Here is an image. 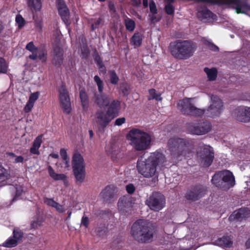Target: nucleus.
Instances as JSON below:
<instances>
[{
  "mask_svg": "<svg viewBox=\"0 0 250 250\" xmlns=\"http://www.w3.org/2000/svg\"><path fill=\"white\" fill-rule=\"evenodd\" d=\"M167 146L172 158L178 160L190 157L194 148L191 140L179 137L170 138L167 141Z\"/></svg>",
  "mask_w": 250,
  "mask_h": 250,
  "instance_id": "obj_1",
  "label": "nucleus"
},
{
  "mask_svg": "<svg viewBox=\"0 0 250 250\" xmlns=\"http://www.w3.org/2000/svg\"><path fill=\"white\" fill-rule=\"evenodd\" d=\"M166 162L165 156L159 152H155L145 160H139L137 168L139 173L144 177L150 178L156 174L157 167L163 166Z\"/></svg>",
  "mask_w": 250,
  "mask_h": 250,
  "instance_id": "obj_2",
  "label": "nucleus"
},
{
  "mask_svg": "<svg viewBox=\"0 0 250 250\" xmlns=\"http://www.w3.org/2000/svg\"><path fill=\"white\" fill-rule=\"evenodd\" d=\"M126 138L130 141V145L137 151H145L150 147L151 136L139 129H131L127 134Z\"/></svg>",
  "mask_w": 250,
  "mask_h": 250,
  "instance_id": "obj_3",
  "label": "nucleus"
},
{
  "mask_svg": "<svg viewBox=\"0 0 250 250\" xmlns=\"http://www.w3.org/2000/svg\"><path fill=\"white\" fill-rule=\"evenodd\" d=\"M154 229L147 221L138 220L131 227V234L134 238L141 243L148 242L152 239Z\"/></svg>",
  "mask_w": 250,
  "mask_h": 250,
  "instance_id": "obj_4",
  "label": "nucleus"
},
{
  "mask_svg": "<svg viewBox=\"0 0 250 250\" xmlns=\"http://www.w3.org/2000/svg\"><path fill=\"white\" fill-rule=\"evenodd\" d=\"M197 49L195 42L189 41H177L170 45V52L175 58L187 60L193 55Z\"/></svg>",
  "mask_w": 250,
  "mask_h": 250,
  "instance_id": "obj_5",
  "label": "nucleus"
},
{
  "mask_svg": "<svg viewBox=\"0 0 250 250\" xmlns=\"http://www.w3.org/2000/svg\"><path fill=\"white\" fill-rule=\"evenodd\" d=\"M212 183L223 190H228L235 185L234 177L230 171L225 170L216 172L212 178Z\"/></svg>",
  "mask_w": 250,
  "mask_h": 250,
  "instance_id": "obj_6",
  "label": "nucleus"
},
{
  "mask_svg": "<svg viewBox=\"0 0 250 250\" xmlns=\"http://www.w3.org/2000/svg\"><path fill=\"white\" fill-rule=\"evenodd\" d=\"M193 98H185L179 100L177 104V107L184 115L193 117H200L205 113V109L195 106Z\"/></svg>",
  "mask_w": 250,
  "mask_h": 250,
  "instance_id": "obj_7",
  "label": "nucleus"
},
{
  "mask_svg": "<svg viewBox=\"0 0 250 250\" xmlns=\"http://www.w3.org/2000/svg\"><path fill=\"white\" fill-rule=\"evenodd\" d=\"M72 168L77 182L82 183L85 176V164L82 156L76 152L72 157Z\"/></svg>",
  "mask_w": 250,
  "mask_h": 250,
  "instance_id": "obj_8",
  "label": "nucleus"
},
{
  "mask_svg": "<svg viewBox=\"0 0 250 250\" xmlns=\"http://www.w3.org/2000/svg\"><path fill=\"white\" fill-rule=\"evenodd\" d=\"M145 204L150 210L159 211L165 207L166 199L160 192L154 191L146 199Z\"/></svg>",
  "mask_w": 250,
  "mask_h": 250,
  "instance_id": "obj_9",
  "label": "nucleus"
},
{
  "mask_svg": "<svg viewBox=\"0 0 250 250\" xmlns=\"http://www.w3.org/2000/svg\"><path fill=\"white\" fill-rule=\"evenodd\" d=\"M197 156L203 166L208 167L213 161L214 153L210 146L205 145L203 143H200L197 151Z\"/></svg>",
  "mask_w": 250,
  "mask_h": 250,
  "instance_id": "obj_10",
  "label": "nucleus"
},
{
  "mask_svg": "<svg viewBox=\"0 0 250 250\" xmlns=\"http://www.w3.org/2000/svg\"><path fill=\"white\" fill-rule=\"evenodd\" d=\"M187 128L191 134L202 135L209 132L211 129V125L208 121L200 120L196 123L187 124Z\"/></svg>",
  "mask_w": 250,
  "mask_h": 250,
  "instance_id": "obj_11",
  "label": "nucleus"
},
{
  "mask_svg": "<svg viewBox=\"0 0 250 250\" xmlns=\"http://www.w3.org/2000/svg\"><path fill=\"white\" fill-rule=\"evenodd\" d=\"M210 99V104L207 109H205V113L212 118L219 116L224 109L223 103L221 99L217 95L208 94Z\"/></svg>",
  "mask_w": 250,
  "mask_h": 250,
  "instance_id": "obj_12",
  "label": "nucleus"
},
{
  "mask_svg": "<svg viewBox=\"0 0 250 250\" xmlns=\"http://www.w3.org/2000/svg\"><path fill=\"white\" fill-rule=\"evenodd\" d=\"M113 119L107 112L101 109L98 110L95 113V119L98 131L104 133L105 128Z\"/></svg>",
  "mask_w": 250,
  "mask_h": 250,
  "instance_id": "obj_13",
  "label": "nucleus"
},
{
  "mask_svg": "<svg viewBox=\"0 0 250 250\" xmlns=\"http://www.w3.org/2000/svg\"><path fill=\"white\" fill-rule=\"evenodd\" d=\"M207 188L202 185H197L188 189L185 195V198L189 201H196L202 198L207 192Z\"/></svg>",
  "mask_w": 250,
  "mask_h": 250,
  "instance_id": "obj_14",
  "label": "nucleus"
},
{
  "mask_svg": "<svg viewBox=\"0 0 250 250\" xmlns=\"http://www.w3.org/2000/svg\"><path fill=\"white\" fill-rule=\"evenodd\" d=\"M59 91L61 106L63 112L68 114L71 111V104L68 91L63 84H62Z\"/></svg>",
  "mask_w": 250,
  "mask_h": 250,
  "instance_id": "obj_15",
  "label": "nucleus"
},
{
  "mask_svg": "<svg viewBox=\"0 0 250 250\" xmlns=\"http://www.w3.org/2000/svg\"><path fill=\"white\" fill-rule=\"evenodd\" d=\"M233 117L238 121L248 122L250 121V107H239L232 113Z\"/></svg>",
  "mask_w": 250,
  "mask_h": 250,
  "instance_id": "obj_16",
  "label": "nucleus"
},
{
  "mask_svg": "<svg viewBox=\"0 0 250 250\" xmlns=\"http://www.w3.org/2000/svg\"><path fill=\"white\" fill-rule=\"evenodd\" d=\"M112 100V98L109 96L100 92L99 94L95 93L92 98L94 104L100 108L107 107Z\"/></svg>",
  "mask_w": 250,
  "mask_h": 250,
  "instance_id": "obj_17",
  "label": "nucleus"
},
{
  "mask_svg": "<svg viewBox=\"0 0 250 250\" xmlns=\"http://www.w3.org/2000/svg\"><path fill=\"white\" fill-rule=\"evenodd\" d=\"M250 210L247 208H241L234 212L230 215L229 219L230 221H242L250 217Z\"/></svg>",
  "mask_w": 250,
  "mask_h": 250,
  "instance_id": "obj_18",
  "label": "nucleus"
},
{
  "mask_svg": "<svg viewBox=\"0 0 250 250\" xmlns=\"http://www.w3.org/2000/svg\"><path fill=\"white\" fill-rule=\"evenodd\" d=\"M63 61V50L59 46H55L53 49L52 63L56 67L60 66Z\"/></svg>",
  "mask_w": 250,
  "mask_h": 250,
  "instance_id": "obj_19",
  "label": "nucleus"
},
{
  "mask_svg": "<svg viewBox=\"0 0 250 250\" xmlns=\"http://www.w3.org/2000/svg\"><path fill=\"white\" fill-rule=\"evenodd\" d=\"M120 106V102L117 100H113L112 98L110 103L107 106L108 107L105 112L111 116L113 118H114L118 114Z\"/></svg>",
  "mask_w": 250,
  "mask_h": 250,
  "instance_id": "obj_20",
  "label": "nucleus"
},
{
  "mask_svg": "<svg viewBox=\"0 0 250 250\" xmlns=\"http://www.w3.org/2000/svg\"><path fill=\"white\" fill-rule=\"evenodd\" d=\"M228 3L233 4V7L235 9L237 13H244L246 9V3L240 0H227Z\"/></svg>",
  "mask_w": 250,
  "mask_h": 250,
  "instance_id": "obj_21",
  "label": "nucleus"
},
{
  "mask_svg": "<svg viewBox=\"0 0 250 250\" xmlns=\"http://www.w3.org/2000/svg\"><path fill=\"white\" fill-rule=\"evenodd\" d=\"M214 243L220 247L230 248L232 245V241L229 236H223L216 240Z\"/></svg>",
  "mask_w": 250,
  "mask_h": 250,
  "instance_id": "obj_22",
  "label": "nucleus"
},
{
  "mask_svg": "<svg viewBox=\"0 0 250 250\" xmlns=\"http://www.w3.org/2000/svg\"><path fill=\"white\" fill-rule=\"evenodd\" d=\"M213 14L209 10L204 9L198 11L197 13V17L201 21L206 22L207 21L213 18Z\"/></svg>",
  "mask_w": 250,
  "mask_h": 250,
  "instance_id": "obj_23",
  "label": "nucleus"
},
{
  "mask_svg": "<svg viewBox=\"0 0 250 250\" xmlns=\"http://www.w3.org/2000/svg\"><path fill=\"white\" fill-rule=\"evenodd\" d=\"M10 177V173L0 163V187L6 185V180Z\"/></svg>",
  "mask_w": 250,
  "mask_h": 250,
  "instance_id": "obj_24",
  "label": "nucleus"
},
{
  "mask_svg": "<svg viewBox=\"0 0 250 250\" xmlns=\"http://www.w3.org/2000/svg\"><path fill=\"white\" fill-rule=\"evenodd\" d=\"M44 203L46 205L54 208L56 210L60 213H62L64 211V207L63 206L59 204L52 199L45 198L44 199Z\"/></svg>",
  "mask_w": 250,
  "mask_h": 250,
  "instance_id": "obj_25",
  "label": "nucleus"
},
{
  "mask_svg": "<svg viewBox=\"0 0 250 250\" xmlns=\"http://www.w3.org/2000/svg\"><path fill=\"white\" fill-rule=\"evenodd\" d=\"M114 190L110 186H107L100 193V196L104 199V201H109L113 197Z\"/></svg>",
  "mask_w": 250,
  "mask_h": 250,
  "instance_id": "obj_26",
  "label": "nucleus"
},
{
  "mask_svg": "<svg viewBox=\"0 0 250 250\" xmlns=\"http://www.w3.org/2000/svg\"><path fill=\"white\" fill-rule=\"evenodd\" d=\"M130 198L125 196L121 198L118 203L119 209L123 211H124L125 208L130 207Z\"/></svg>",
  "mask_w": 250,
  "mask_h": 250,
  "instance_id": "obj_27",
  "label": "nucleus"
},
{
  "mask_svg": "<svg viewBox=\"0 0 250 250\" xmlns=\"http://www.w3.org/2000/svg\"><path fill=\"white\" fill-rule=\"evenodd\" d=\"M204 71L206 73L208 81H214L216 80L218 74V71L216 68H209L208 67H205Z\"/></svg>",
  "mask_w": 250,
  "mask_h": 250,
  "instance_id": "obj_28",
  "label": "nucleus"
},
{
  "mask_svg": "<svg viewBox=\"0 0 250 250\" xmlns=\"http://www.w3.org/2000/svg\"><path fill=\"white\" fill-rule=\"evenodd\" d=\"M201 42L203 45L210 50L214 52H218L219 51L218 47L215 45L210 40L207 38L202 37L201 39Z\"/></svg>",
  "mask_w": 250,
  "mask_h": 250,
  "instance_id": "obj_29",
  "label": "nucleus"
},
{
  "mask_svg": "<svg viewBox=\"0 0 250 250\" xmlns=\"http://www.w3.org/2000/svg\"><path fill=\"white\" fill-rule=\"evenodd\" d=\"M80 97L81 100L83 110L86 111L88 107L89 100L87 94L83 90H81L80 91Z\"/></svg>",
  "mask_w": 250,
  "mask_h": 250,
  "instance_id": "obj_30",
  "label": "nucleus"
},
{
  "mask_svg": "<svg viewBox=\"0 0 250 250\" xmlns=\"http://www.w3.org/2000/svg\"><path fill=\"white\" fill-rule=\"evenodd\" d=\"M48 170L50 176L55 180H63L66 179L67 176L64 174L56 173L51 166L48 167Z\"/></svg>",
  "mask_w": 250,
  "mask_h": 250,
  "instance_id": "obj_31",
  "label": "nucleus"
},
{
  "mask_svg": "<svg viewBox=\"0 0 250 250\" xmlns=\"http://www.w3.org/2000/svg\"><path fill=\"white\" fill-rule=\"evenodd\" d=\"M37 58L42 62H45L47 59V52L44 47L38 48L36 51Z\"/></svg>",
  "mask_w": 250,
  "mask_h": 250,
  "instance_id": "obj_32",
  "label": "nucleus"
},
{
  "mask_svg": "<svg viewBox=\"0 0 250 250\" xmlns=\"http://www.w3.org/2000/svg\"><path fill=\"white\" fill-rule=\"evenodd\" d=\"M142 40V35L140 33H135L131 38L132 42L137 46L141 45Z\"/></svg>",
  "mask_w": 250,
  "mask_h": 250,
  "instance_id": "obj_33",
  "label": "nucleus"
},
{
  "mask_svg": "<svg viewBox=\"0 0 250 250\" xmlns=\"http://www.w3.org/2000/svg\"><path fill=\"white\" fill-rule=\"evenodd\" d=\"M29 6L33 7L36 10H40L42 7L41 0H28Z\"/></svg>",
  "mask_w": 250,
  "mask_h": 250,
  "instance_id": "obj_34",
  "label": "nucleus"
},
{
  "mask_svg": "<svg viewBox=\"0 0 250 250\" xmlns=\"http://www.w3.org/2000/svg\"><path fill=\"white\" fill-rule=\"evenodd\" d=\"M13 237L18 242L21 240L23 236V232L19 228H15L13 229Z\"/></svg>",
  "mask_w": 250,
  "mask_h": 250,
  "instance_id": "obj_35",
  "label": "nucleus"
},
{
  "mask_svg": "<svg viewBox=\"0 0 250 250\" xmlns=\"http://www.w3.org/2000/svg\"><path fill=\"white\" fill-rule=\"evenodd\" d=\"M19 242L15 239L10 238L7 240L3 244V246L7 248H12L16 246Z\"/></svg>",
  "mask_w": 250,
  "mask_h": 250,
  "instance_id": "obj_36",
  "label": "nucleus"
},
{
  "mask_svg": "<svg viewBox=\"0 0 250 250\" xmlns=\"http://www.w3.org/2000/svg\"><path fill=\"white\" fill-rule=\"evenodd\" d=\"M125 24L126 28L129 31H133L135 27V23L133 20L126 19L125 20Z\"/></svg>",
  "mask_w": 250,
  "mask_h": 250,
  "instance_id": "obj_37",
  "label": "nucleus"
},
{
  "mask_svg": "<svg viewBox=\"0 0 250 250\" xmlns=\"http://www.w3.org/2000/svg\"><path fill=\"white\" fill-rule=\"evenodd\" d=\"M167 3L165 6V10L166 13L168 15H172L174 13V7L171 4L174 0H167Z\"/></svg>",
  "mask_w": 250,
  "mask_h": 250,
  "instance_id": "obj_38",
  "label": "nucleus"
},
{
  "mask_svg": "<svg viewBox=\"0 0 250 250\" xmlns=\"http://www.w3.org/2000/svg\"><path fill=\"white\" fill-rule=\"evenodd\" d=\"M110 75V82L112 84H116L119 81V77L114 70L109 71Z\"/></svg>",
  "mask_w": 250,
  "mask_h": 250,
  "instance_id": "obj_39",
  "label": "nucleus"
},
{
  "mask_svg": "<svg viewBox=\"0 0 250 250\" xmlns=\"http://www.w3.org/2000/svg\"><path fill=\"white\" fill-rule=\"evenodd\" d=\"M97 235L100 237H103L107 232V228L104 225L97 227L96 229Z\"/></svg>",
  "mask_w": 250,
  "mask_h": 250,
  "instance_id": "obj_40",
  "label": "nucleus"
},
{
  "mask_svg": "<svg viewBox=\"0 0 250 250\" xmlns=\"http://www.w3.org/2000/svg\"><path fill=\"white\" fill-rule=\"evenodd\" d=\"M149 97L148 100L155 99L157 101H161L162 98L159 94L156 93V91L154 89H151L149 90Z\"/></svg>",
  "mask_w": 250,
  "mask_h": 250,
  "instance_id": "obj_41",
  "label": "nucleus"
},
{
  "mask_svg": "<svg viewBox=\"0 0 250 250\" xmlns=\"http://www.w3.org/2000/svg\"><path fill=\"white\" fill-rule=\"evenodd\" d=\"M8 65L5 60L0 57V73H6Z\"/></svg>",
  "mask_w": 250,
  "mask_h": 250,
  "instance_id": "obj_42",
  "label": "nucleus"
},
{
  "mask_svg": "<svg viewBox=\"0 0 250 250\" xmlns=\"http://www.w3.org/2000/svg\"><path fill=\"white\" fill-rule=\"evenodd\" d=\"M60 15L63 20H67L69 16V10L67 7L58 10Z\"/></svg>",
  "mask_w": 250,
  "mask_h": 250,
  "instance_id": "obj_43",
  "label": "nucleus"
},
{
  "mask_svg": "<svg viewBox=\"0 0 250 250\" xmlns=\"http://www.w3.org/2000/svg\"><path fill=\"white\" fill-rule=\"evenodd\" d=\"M81 55L83 58H87L89 54V49L86 44H83L81 48Z\"/></svg>",
  "mask_w": 250,
  "mask_h": 250,
  "instance_id": "obj_44",
  "label": "nucleus"
},
{
  "mask_svg": "<svg viewBox=\"0 0 250 250\" xmlns=\"http://www.w3.org/2000/svg\"><path fill=\"white\" fill-rule=\"evenodd\" d=\"M94 81L97 83L98 87V90L100 92H102L103 91V83L100 78L98 76H95L94 78Z\"/></svg>",
  "mask_w": 250,
  "mask_h": 250,
  "instance_id": "obj_45",
  "label": "nucleus"
},
{
  "mask_svg": "<svg viewBox=\"0 0 250 250\" xmlns=\"http://www.w3.org/2000/svg\"><path fill=\"white\" fill-rule=\"evenodd\" d=\"M94 81L97 83L98 87V90L100 92H102L103 91V83L100 78L98 76H95L94 78Z\"/></svg>",
  "mask_w": 250,
  "mask_h": 250,
  "instance_id": "obj_46",
  "label": "nucleus"
},
{
  "mask_svg": "<svg viewBox=\"0 0 250 250\" xmlns=\"http://www.w3.org/2000/svg\"><path fill=\"white\" fill-rule=\"evenodd\" d=\"M120 88L124 96H127L129 94V87L127 84L122 83L120 86Z\"/></svg>",
  "mask_w": 250,
  "mask_h": 250,
  "instance_id": "obj_47",
  "label": "nucleus"
},
{
  "mask_svg": "<svg viewBox=\"0 0 250 250\" xmlns=\"http://www.w3.org/2000/svg\"><path fill=\"white\" fill-rule=\"evenodd\" d=\"M102 20L100 18H99L97 20H95L91 23V29L92 30H94L97 28H98L100 27V25L101 23Z\"/></svg>",
  "mask_w": 250,
  "mask_h": 250,
  "instance_id": "obj_48",
  "label": "nucleus"
},
{
  "mask_svg": "<svg viewBox=\"0 0 250 250\" xmlns=\"http://www.w3.org/2000/svg\"><path fill=\"white\" fill-rule=\"evenodd\" d=\"M26 49L33 53L36 52L38 49V48L35 46L33 42H30L28 43L26 46Z\"/></svg>",
  "mask_w": 250,
  "mask_h": 250,
  "instance_id": "obj_49",
  "label": "nucleus"
},
{
  "mask_svg": "<svg viewBox=\"0 0 250 250\" xmlns=\"http://www.w3.org/2000/svg\"><path fill=\"white\" fill-rule=\"evenodd\" d=\"M42 224L41 220L37 217L36 219L33 220L31 223V228L32 229H36L40 226Z\"/></svg>",
  "mask_w": 250,
  "mask_h": 250,
  "instance_id": "obj_50",
  "label": "nucleus"
},
{
  "mask_svg": "<svg viewBox=\"0 0 250 250\" xmlns=\"http://www.w3.org/2000/svg\"><path fill=\"white\" fill-rule=\"evenodd\" d=\"M42 135H41L38 136L36 139L34 140L33 142V146H34L35 147L39 148L41 146L42 143Z\"/></svg>",
  "mask_w": 250,
  "mask_h": 250,
  "instance_id": "obj_51",
  "label": "nucleus"
},
{
  "mask_svg": "<svg viewBox=\"0 0 250 250\" xmlns=\"http://www.w3.org/2000/svg\"><path fill=\"white\" fill-rule=\"evenodd\" d=\"M16 188V195L15 197L13 198L12 201L13 202L17 199L18 197L21 195L23 189L22 188L21 186H18L15 188Z\"/></svg>",
  "mask_w": 250,
  "mask_h": 250,
  "instance_id": "obj_52",
  "label": "nucleus"
},
{
  "mask_svg": "<svg viewBox=\"0 0 250 250\" xmlns=\"http://www.w3.org/2000/svg\"><path fill=\"white\" fill-rule=\"evenodd\" d=\"M39 96V92H36L31 94L29 97L28 101L32 103H34V102L38 99Z\"/></svg>",
  "mask_w": 250,
  "mask_h": 250,
  "instance_id": "obj_53",
  "label": "nucleus"
},
{
  "mask_svg": "<svg viewBox=\"0 0 250 250\" xmlns=\"http://www.w3.org/2000/svg\"><path fill=\"white\" fill-rule=\"evenodd\" d=\"M16 21L19 24V26H22L24 24V20L21 15H17L16 18Z\"/></svg>",
  "mask_w": 250,
  "mask_h": 250,
  "instance_id": "obj_54",
  "label": "nucleus"
},
{
  "mask_svg": "<svg viewBox=\"0 0 250 250\" xmlns=\"http://www.w3.org/2000/svg\"><path fill=\"white\" fill-rule=\"evenodd\" d=\"M125 122V118L122 117L117 119L114 122V125L120 126L124 124Z\"/></svg>",
  "mask_w": 250,
  "mask_h": 250,
  "instance_id": "obj_55",
  "label": "nucleus"
},
{
  "mask_svg": "<svg viewBox=\"0 0 250 250\" xmlns=\"http://www.w3.org/2000/svg\"><path fill=\"white\" fill-rule=\"evenodd\" d=\"M33 105L34 103H31L30 102L28 101L24 108V110L25 112L28 113L30 112L33 108Z\"/></svg>",
  "mask_w": 250,
  "mask_h": 250,
  "instance_id": "obj_56",
  "label": "nucleus"
},
{
  "mask_svg": "<svg viewBox=\"0 0 250 250\" xmlns=\"http://www.w3.org/2000/svg\"><path fill=\"white\" fill-rule=\"evenodd\" d=\"M149 8L150 12L153 14L157 13V8L155 2L153 1L149 3Z\"/></svg>",
  "mask_w": 250,
  "mask_h": 250,
  "instance_id": "obj_57",
  "label": "nucleus"
},
{
  "mask_svg": "<svg viewBox=\"0 0 250 250\" xmlns=\"http://www.w3.org/2000/svg\"><path fill=\"white\" fill-rule=\"evenodd\" d=\"M60 155H61L62 160H65L67 159H69L67 156L66 150L64 148L61 149Z\"/></svg>",
  "mask_w": 250,
  "mask_h": 250,
  "instance_id": "obj_58",
  "label": "nucleus"
},
{
  "mask_svg": "<svg viewBox=\"0 0 250 250\" xmlns=\"http://www.w3.org/2000/svg\"><path fill=\"white\" fill-rule=\"evenodd\" d=\"M58 9H63V7H66V5L63 0H57L56 1Z\"/></svg>",
  "mask_w": 250,
  "mask_h": 250,
  "instance_id": "obj_59",
  "label": "nucleus"
},
{
  "mask_svg": "<svg viewBox=\"0 0 250 250\" xmlns=\"http://www.w3.org/2000/svg\"><path fill=\"white\" fill-rule=\"evenodd\" d=\"M94 60L98 65H102L103 63L101 58L97 53H96L94 55Z\"/></svg>",
  "mask_w": 250,
  "mask_h": 250,
  "instance_id": "obj_60",
  "label": "nucleus"
},
{
  "mask_svg": "<svg viewBox=\"0 0 250 250\" xmlns=\"http://www.w3.org/2000/svg\"><path fill=\"white\" fill-rule=\"evenodd\" d=\"M126 189L129 194H132L135 191V187L133 184H130L126 186Z\"/></svg>",
  "mask_w": 250,
  "mask_h": 250,
  "instance_id": "obj_61",
  "label": "nucleus"
},
{
  "mask_svg": "<svg viewBox=\"0 0 250 250\" xmlns=\"http://www.w3.org/2000/svg\"><path fill=\"white\" fill-rule=\"evenodd\" d=\"M81 224L83 225L85 228H87L89 224V219L87 217H83L81 221Z\"/></svg>",
  "mask_w": 250,
  "mask_h": 250,
  "instance_id": "obj_62",
  "label": "nucleus"
},
{
  "mask_svg": "<svg viewBox=\"0 0 250 250\" xmlns=\"http://www.w3.org/2000/svg\"><path fill=\"white\" fill-rule=\"evenodd\" d=\"M63 162L62 164V167H64L65 168L69 169V168L70 167L69 159H67L65 160H63Z\"/></svg>",
  "mask_w": 250,
  "mask_h": 250,
  "instance_id": "obj_63",
  "label": "nucleus"
},
{
  "mask_svg": "<svg viewBox=\"0 0 250 250\" xmlns=\"http://www.w3.org/2000/svg\"><path fill=\"white\" fill-rule=\"evenodd\" d=\"M23 161V157L21 156H16L14 160V163H22Z\"/></svg>",
  "mask_w": 250,
  "mask_h": 250,
  "instance_id": "obj_64",
  "label": "nucleus"
}]
</instances>
